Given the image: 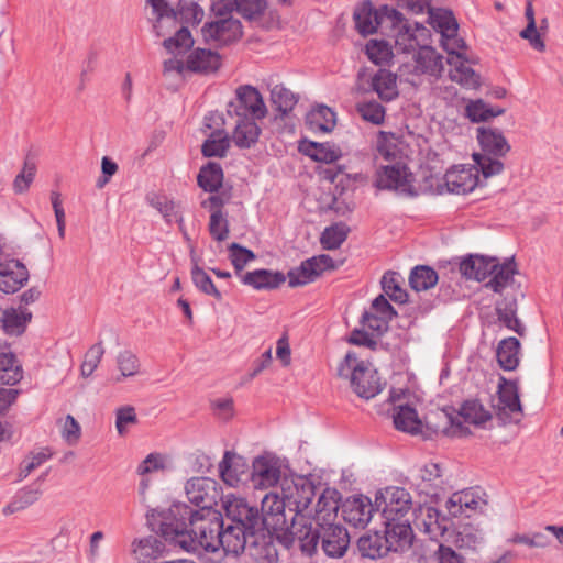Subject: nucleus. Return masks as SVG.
<instances>
[{
  "mask_svg": "<svg viewBox=\"0 0 563 563\" xmlns=\"http://www.w3.org/2000/svg\"><path fill=\"white\" fill-rule=\"evenodd\" d=\"M428 14L430 25L441 34V38L457 33L459 24L451 11L440 8H429Z\"/></svg>",
  "mask_w": 563,
  "mask_h": 563,
  "instance_id": "nucleus-39",
  "label": "nucleus"
},
{
  "mask_svg": "<svg viewBox=\"0 0 563 563\" xmlns=\"http://www.w3.org/2000/svg\"><path fill=\"white\" fill-rule=\"evenodd\" d=\"M384 292L395 302L404 303L407 301V292L401 287V277L398 273L387 272L382 278Z\"/></svg>",
  "mask_w": 563,
  "mask_h": 563,
  "instance_id": "nucleus-54",
  "label": "nucleus"
},
{
  "mask_svg": "<svg viewBox=\"0 0 563 563\" xmlns=\"http://www.w3.org/2000/svg\"><path fill=\"white\" fill-rule=\"evenodd\" d=\"M164 47L172 54L181 55L194 45L191 33L187 27H181L175 36L166 38L163 43Z\"/></svg>",
  "mask_w": 563,
  "mask_h": 563,
  "instance_id": "nucleus-57",
  "label": "nucleus"
},
{
  "mask_svg": "<svg viewBox=\"0 0 563 563\" xmlns=\"http://www.w3.org/2000/svg\"><path fill=\"white\" fill-rule=\"evenodd\" d=\"M188 500L199 507L194 510L183 503H176L167 511L150 509L146 514L148 525L153 531L172 543L179 539L180 533L196 529V523L202 518H211L209 512H219L213 509L220 498L218 484L209 477H194L185 486Z\"/></svg>",
  "mask_w": 563,
  "mask_h": 563,
  "instance_id": "nucleus-1",
  "label": "nucleus"
},
{
  "mask_svg": "<svg viewBox=\"0 0 563 563\" xmlns=\"http://www.w3.org/2000/svg\"><path fill=\"white\" fill-rule=\"evenodd\" d=\"M299 151L316 162L327 164L334 163L342 156L341 148L329 142L303 141L299 145Z\"/></svg>",
  "mask_w": 563,
  "mask_h": 563,
  "instance_id": "nucleus-29",
  "label": "nucleus"
},
{
  "mask_svg": "<svg viewBox=\"0 0 563 563\" xmlns=\"http://www.w3.org/2000/svg\"><path fill=\"white\" fill-rule=\"evenodd\" d=\"M357 548L364 558L377 559L387 555L384 537L378 532L362 536L357 541Z\"/></svg>",
  "mask_w": 563,
  "mask_h": 563,
  "instance_id": "nucleus-50",
  "label": "nucleus"
},
{
  "mask_svg": "<svg viewBox=\"0 0 563 563\" xmlns=\"http://www.w3.org/2000/svg\"><path fill=\"white\" fill-rule=\"evenodd\" d=\"M486 505L473 490L466 489L454 493L446 501V509L451 516L457 517L466 510H477Z\"/></svg>",
  "mask_w": 563,
  "mask_h": 563,
  "instance_id": "nucleus-31",
  "label": "nucleus"
},
{
  "mask_svg": "<svg viewBox=\"0 0 563 563\" xmlns=\"http://www.w3.org/2000/svg\"><path fill=\"white\" fill-rule=\"evenodd\" d=\"M340 494L336 489L327 488L320 495L313 517L310 516L312 521L311 527L321 536L319 527L335 525L338 511L340 508Z\"/></svg>",
  "mask_w": 563,
  "mask_h": 563,
  "instance_id": "nucleus-17",
  "label": "nucleus"
},
{
  "mask_svg": "<svg viewBox=\"0 0 563 563\" xmlns=\"http://www.w3.org/2000/svg\"><path fill=\"white\" fill-rule=\"evenodd\" d=\"M373 511L371 499L364 496L349 498L342 506L344 520L356 528H364L369 522Z\"/></svg>",
  "mask_w": 563,
  "mask_h": 563,
  "instance_id": "nucleus-25",
  "label": "nucleus"
},
{
  "mask_svg": "<svg viewBox=\"0 0 563 563\" xmlns=\"http://www.w3.org/2000/svg\"><path fill=\"white\" fill-rule=\"evenodd\" d=\"M338 375L342 378H350L353 391L364 399L374 398L383 389L377 371L369 363L358 362L353 352L346 353L338 367Z\"/></svg>",
  "mask_w": 563,
  "mask_h": 563,
  "instance_id": "nucleus-7",
  "label": "nucleus"
},
{
  "mask_svg": "<svg viewBox=\"0 0 563 563\" xmlns=\"http://www.w3.org/2000/svg\"><path fill=\"white\" fill-rule=\"evenodd\" d=\"M36 173L35 157L27 153L22 170L15 176L13 189L16 194L25 192L32 184Z\"/></svg>",
  "mask_w": 563,
  "mask_h": 563,
  "instance_id": "nucleus-56",
  "label": "nucleus"
},
{
  "mask_svg": "<svg viewBox=\"0 0 563 563\" xmlns=\"http://www.w3.org/2000/svg\"><path fill=\"white\" fill-rule=\"evenodd\" d=\"M366 55L368 59L374 64L382 65L391 58L393 51L388 43L384 41L371 40L366 44Z\"/></svg>",
  "mask_w": 563,
  "mask_h": 563,
  "instance_id": "nucleus-63",
  "label": "nucleus"
},
{
  "mask_svg": "<svg viewBox=\"0 0 563 563\" xmlns=\"http://www.w3.org/2000/svg\"><path fill=\"white\" fill-rule=\"evenodd\" d=\"M115 363L120 372V375L114 378L115 383H122L125 378L134 377L141 373L140 358L130 350L119 352Z\"/></svg>",
  "mask_w": 563,
  "mask_h": 563,
  "instance_id": "nucleus-48",
  "label": "nucleus"
},
{
  "mask_svg": "<svg viewBox=\"0 0 563 563\" xmlns=\"http://www.w3.org/2000/svg\"><path fill=\"white\" fill-rule=\"evenodd\" d=\"M401 75H429L439 77L443 71V57L430 46L424 44L418 48L413 57V64H406L401 67Z\"/></svg>",
  "mask_w": 563,
  "mask_h": 563,
  "instance_id": "nucleus-15",
  "label": "nucleus"
},
{
  "mask_svg": "<svg viewBox=\"0 0 563 563\" xmlns=\"http://www.w3.org/2000/svg\"><path fill=\"white\" fill-rule=\"evenodd\" d=\"M271 97L272 102L276 106V109L282 115L288 114L298 102L297 96L283 85H276L272 89Z\"/></svg>",
  "mask_w": 563,
  "mask_h": 563,
  "instance_id": "nucleus-55",
  "label": "nucleus"
},
{
  "mask_svg": "<svg viewBox=\"0 0 563 563\" xmlns=\"http://www.w3.org/2000/svg\"><path fill=\"white\" fill-rule=\"evenodd\" d=\"M438 280V273L427 265L413 267L409 275V285L416 291L428 290L434 287Z\"/></svg>",
  "mask_w": 563,
  "mask_h": 563,
  "instance_id": "nucleus-49",
  "label": "nucleus"
},
{
  "mask_svg": "<svg viewBox=\"0 0 563 563\" xmlns=\"http://www.w3.org/2000/svg\"><path fill=\"white\" fill-rule=\"evenodd\" d=\"M355 27L363 36L374 34L380 26L386 30L388 22L399 21L397 9L387 4L374 9L369 1L357 7L353 14Z\"/></svg>",
  "mask_w": 563,
  "mask_h": 563,
  "instance_id": "nucleus-10",
  "label": "nucleus"
},
{
  "mask_svg": "<svg viewBox=\"0 0 563 563\" xmlns=\"http://www.w3.org/2000/svg\"><path fill=\"white\" fill-rule=\"evenodd\" d=\"M493 409L503 424L517 423L522 416L518 387L515 382L500 377L497 397L493 399Z\"/></svg>",
  "mask_w": 563,
  "mask_h": 563,
  "instance_id": "nucleus-9",
  "label": "nucleus"
},
{
  "mask_svg": "<svg viewBox=\"0 0 563 563\" xmlns=\"http://www.w3.org/2000/svg\"><path fill=\"white\" fill-rule=\"evenodd\" d=\"M525 16L527 19V26L520 32V37L527 40L529 44L538 52L545 49V43L537 29L534 10L530 1L526 3Z\"/></svg>",
  "mask_w": 563,
  "mask_h": 563,
  "instance_id": "nucleus-51",
  "label": "nucleus"
},
{
  "mask_svg": "<svg viewBox=\"0 0 563 563\" xmlns=\"http://www.w3.org/2000/svg\"><path fill=\"white\" fill-rule=\"evenodd\" d=\"M230 260L235 269L236 276L241 279V275L243 268L247 265V263L254 261L256 255L253 251L240 245L239 243H231L229 245Z\"/></svg>",
  "mask_w": 563,
  "mask_h": 563,
  "instance_id": "nucleus-58",
  "label": "nucleus"
},
{
  "mask_svg": "<svg viewBox=\"0 0 563 563\" xmlns=\"http://www.w3.org/2000/svg\"><path fill=\"white\" fill-rule=\"evenodd\" d=\"M23 377L20 363L12 352H0V384L15 385Z\"/></svg>",
  "mask_w": 563,
  "mask_h": 563,
  "instance_id": "nucleus-46",
  "label": "nucleus"
},
{
  "mask_svg": "<svg viewBox=\"0 0 563 563\" xmlns=\"http://www.w3.org/2000/svg\"><path fill=\"white\" fill-rule=\"evenodd\" d=\"M230 147L229 134L221 129L211 132L203 142L201 152L206 157H224Z\"/></svg>",
  "mask_w": 563,
  "mask_h": 563,
  "instance_id": "nucleus-47",
  "label": "nucleus"
},
{
  "mask_svg": "<svg viewBox=\"0 0 563 563\" xmlns=\"http://www.w3.org/2000/svg\"><path fill=\"white\" fill-rule=\"evenodd\" d=\"M349 227L345 223H335L324 229L320 242L324 250H336L346 240Z\"/></svg>",
  "mask_w": 563,
  "mask_h": 563,
  "instance_id": "nucleus-53",
  "label": "nucleus"
},
{
  "mask_svg": "<svg viewBox=\"0 0 563 563\" xmlns=\"http://www.w3.org/2000/svg\"><path fill=\"white\" fill-rule=\"evenodd\" d=\"M221 66V56L206 48L194 49L187 58L186 68L192 73L212 74Z\"/></svg>",
  "mask_w": 563,
  "mask_h": 563,
  "instance_id": "nucleus-28",
  "label": "nucleus"
},
{
  "mask_svg": "<svg viewBox=\"0 0 563 563\" xmlns=\"http://www.w3.org/2000/svg\"><path fill=\"white\" fill-rule=\"evenodd\" d=\"M450 65L449 76L452 81L460 84L465 88H477L479 86V76L466 65L463 55L448 57Z\"/></svg>",
  "mask_w": 563,
  "mask_h": 563,
  "instance_id": "nucleus-30",
  "label": "nucleus"
},
{
  "mask_svg": "<svg viewBox=\"0 0 563 563\" xmlns=\"http://www.w3.org/2000/svg\"><path fill=\"white\" fill-rule=\"evenodd\" d=\"M106 350L102 342L91 345L85 354L84 362L80 366V374L82 377H89L97 369Z\"/></svg>",
  "mask_w": 563,
  "mask_h": 563,
  "instance_id": "nucleus-61",
  "label": "nucleus"
},
{
  "mask_svg": "<svg viewBox=\"0 0 563 563\" xmlns=\"http://www.w3.org/2000/svg\"><path fill=\"white\" fill-rule=\"evenodd\" d=\"M321 548L330 558H342L350 544L347 530L340 525L319 527Z\"/></svg>",
  "mask_w": 563,
  "mask_h": 563,
  "instance_id": "nucleus-20",
  "label": "nucleus"
},
{
  "mask_svg": "<svg viewBox=\"0 0 563 563\" xmlns=\"http://www.w3.org/2000/svg\"><path fill=\"white\" fill-rule=\"evenodd\" d=\"M517 274L518 269L514 258L507 260L503 264H499L496 260V267L490 273L492 279L486 283L485 287L500 294L504 289L514 285V277Z\"/></svg>",
  "mask_w": 563,
  "mask_h": 563,
  "instance_id": "nucleus-32",
  "label": "nucleus"
},
{
  "mask_svg": "<svg viewBox=\"0 0 563 563\" xmlns=\"http://www.w3.org/2000/svg\"><path fill=\"white\" fill-rule=\"evenodd\" d=\"M481 168L475 165L454 166L445 173L444 180L448 190L456 195H465L482 185Z\"/></svg>",
  "mask_w": 563,
  "mask_h": 563,
  "instance_id": "nucleus-14",
  "label": "nucleus"
},
{
  "mask_svg": "<svg viewBox=\"0 0 563 563\" xmlns=\"http://www.w3.org/2000/svg\"><path fill=\"white\" fill-rule=\"evenodd\" d=\"M245 463L242 457L232 451H225L219 463V472L224 483L235 486L240 482L239 472L243 471Z\"/></svg>",
  "mask_w": 563,
  "mask_h": 563,
  "instance_id": "nucleus-42",
  "label": "nucleus"
},
{
  "mask_svg": "<svg viewBox=\"0 0 563 563\" xmlns=\"http://www.w3.org/2000/svg\"><path fill=\"white\" fill-rule=\"evenodd\" d=\"M191 278L195 286L206 295L214 297L217 300L222 299L221 292L214 286L209 275L197 263L191 268Z\"/></svg>",
  "mask_w": 563,
  "mask_h": 563,
  "instance_id": "nucleus-59",
  "label": "nucleus"
},
{
  "mask_svg": "<svg viewBox=\"0 0 563 563\" xmlns=\"http://www.w3.org/2000/svg\"><path fill=\"white\" fill-rule=\"evenodd\" d=\"M51 457L47 449L38 452H31L20 464L16 482L25 479L32 471L41 466Z\"/></svg>",
  "mask_w": 563,
  "mask_h": 563,
  "instance_id": "nucleus-62",
  "label": "nucleus"
},
{
  "mask_svg": "<svg viewBox=\"0 0 563 563\" xmlns=\"http://www.w3.org/2000/svg\"><path fill=\"white\" fill-rule=\"evenodd\" d=\"M282 490V497L291 514L290 526L285 538L287 541H297L299 550L311 556L319 547V534L311 527L310 515L306 511L314 498V485L303 478L297 482L286 479Z\"/></svg>",
  "mask_w": 563,
  "mask_h": 563,
  "instance_id": "nucleus-3",
  "label": "nucleus"
},
{
  "mask_svg": "<svg viewBox=\"0 0 563 563\" xmlns=\"http://www.w3.org/2000/svg\"><path fill=\"white\" fill-rule=\"evenodd\" d=\"M496 313L498 320L508 329L515 331L522 336L525 334V327L517 318V300L515 297L510 299L505 298L503 301L496 303Z\"/></svg>",
  "mask_w": 563,
  "mask_h": 563,
  "instance_id": "nucleus-40",
  "label": "nucleus"
},
{
  "mask_svg": "<svg viewBox=\"0 0 563 563\" xmlns=\"http://www.w3.org/2000/svg\"><path fill=\"white\" fill-rule=\"evenodd\" d=\"M477 140L482 152L474 153L473 159L479 166L483 179L501 174V158L510 152V144L503 132L496 128L481 126L477 129Z\"/></svg>",
  "mask_w": 563,
  "mask_h": 563,
  "instance_id": "nucleus-6",
  "label": "nucleus"
},
{
  "mask_svg": "<svg viewBox=\"0 0 563 563\" xmlns=\"http://www.w3.org/2000/svg\"><path fill=\"white\" fill-rule=\"evenodd\" d=\"M209 231L217 241H224L228 239L229 223L221 210H214L211 212Z\"/></svg>",
  "mask_w": 563,
  "mask_h": 563,
  "instance_id": "nucleus-64",
  "label": "nucleus"
},
{
  "mask_svg": "<svg viewBox=\"0 0 563 563\" xmlns=\"http://www.w3.org/2000/svg\"><path fill=\"white\" fill-rule=\"evenodd\" d=\"M266 7V0H218L212 4V11L223 15L236 10L243 18L252 20L263 15Z\"/></svg>",
  "mask_w": 563,
  "mask_h": 563,
  "instance_id": "nucleus-23",
  "label": "nucleus"
},
{
  "mask_svg": "<svg viewBox=\"0 0 563 563\" xmlns=\"http://www.w3.org/2000/svg\"><path fill=\"white\" fill-rule=\"evenodd\" d=\"M441 477L442 472L440 464L428 463L420 470L416 478V486L427 496H437L443 483Z\"/></svg>",
  "mask_w": 563,
  "mask_h": 563,
  "instance_id": "nucleus-34",
  "label": "nucleus"
},
{
  "mask_svg": "<svg viewBox=\"0 0 563 563\" xmlns=\"http://www.w3.org/2000/svg\"><path fill=\"white\" fill-rule=\"evenodd\" d=\"M415 177L409 168L401 163L387 165L377 170L376 187L383 190H395L407 197L417 196L413 186Z\"/></svg>",
  "mask_w": 563,
  "mask_h": 563,
  "instance_id": "nucleus-11",
  "label": "nucleus"
},
{
  "mask_svg": "<svg viewBox=\"0 0 563 563\" xmlns=\"http://www.w3.org/2000/svg\"><path fill=\"white\" fill-rule=\"evenodd\" d=\"M412 505L411 495L404 487L390 486L377 493L375 506L382 509L386 519H396L409 511Z\"/></svg>",
  "mask_w": 563,
  "mask_h": 563,
  "instance_id": "nucleus-13",
  "label": "nucleus"
},
{
  "mask_svg": "<svg viewBox=\"0 0 563 563\" xmlns=\"http://www.w3.org/2000/svg\"><path fill=\"white\" fill-rule=\"evenodd\" d=\"M420 515L416 518V526L423 530L431 540H438L445 536L451 526V520L442 516L438 509L428 506L419 509Z\"/></svg>",
  "mask_w": 563,
  "mask_h": 563,
  "instance_id": "nucleus-22",
  "label": "nucleus"
},
{
  "mask_svg": "<svg viewBox=\"0 0 563 563\" xmlns=\"http://www.w3.org/2000/svg\"><path fill=\"white\" fill-rule=\"evenodd\" d=\"M371 86L383 101H391L398 96L397 76L387 69H379L373 76Z\"/></svg>",
  "mask_w": 563,
  "mask_h": 563,
  "instance_id": "nucleus-38",
  "label": "nucleus"
},
{
  "mask_svg": "<svg viewBox=\"0 0 563 563\" xmlns=\"http://www.w3.org/2000/svg\"><path fill=\"white\" fill-rule=\"evenodd\" d=\"M280 479V467L271 456H257L252 464L251 482L256 489L274 487Z\"/></svg>",
  "mask_w": 563,
  "mask_h": 563,
  "instance_id": "nucleus-19",
  "label": "nucleus"
},
{
  "mask_svg": "<svg viewBox=\"0 0 563 563\" xmlns=\"http://www.w3.org/2000/svg\"><path fill=\"white\" fill-rule=\"evenodd\" d=\"M251 537L245 551L256 563H277L278 552L274 543L276 532L268 530H256L250 532Z\"/></svg>",
  "mask_w": 563,
  "mask_h": 563,
  "instance_id": "nucleus-16",
  "label": "nucleus"
},
{
  "mask_svg": "<svg viewBox=\"0 0 563 563\" xmlns=\"http://www.w3.org/2000/svg\"><path fill=\"white\" fill-rule=\"evenodd\" d=\"M42 492L40 488L25 487L21 489L13 499L3 508V515H12L24 510L36 503Z\"/></svg>",
  "mask_w": 563,
  "mask_h": 563,
  "instance_id": "nucleus-52",
  "label": "nucleus"
},
{
  "mask_svg": "<svg viewBox=\"0 0 563 563\" xmlns=\"http://www.w3.org/2000/svg\"><path fill=\"white\" fill-rule=\"evenodd\" d=\"M286 510H288V507L283 497L275 494L265 495L262 499L261 511L257 507L251 506L245 499L236 497L231 498L229 508L230 516L234 520H246L251 529L276 532L279 541L289 549L297 544V541H287L285 538L290 526Z\"/></svg>",
  "mask_w": 563,
  "mask_h": 563,
  "instance_id": "nucleus-4",
  "label": "nucleus"
},
{
  "mask_svg": "<svg viewBox=\"0 0 563 563\" xmlns=\"http://www.w3.org/2000/svg\"><path fill=\"white\" fill-rule=\"evenodd\" d=\"M230 500L224 504L225 518L221 512H209L211 518L200 519L196 529L180 533L174 544L187 552H216L221 548L225 555L238 556L243 553L251 537L250 532L256 529H251L246 520H234L230 516Z\"/></svg>",
  "mask_w": 563,
  "mask_h": 563,
  "instance_id": "nucleus-2",
  "label": "nucleus"
},
{
  "mask_svg": "<svg viewBox=\"0 0 563 563\" xmlns=\"http://www.w3.org/2000/svg\"><path fill=\"white\" fill-rule=\"evenodd\" d=\"M306 122L314 132H331L335 126V113L327 106H319L307 114Z\"/></svg>",
  "mask_w": 563,
  "mask_h": 563,
  "instance_id": "nucleus-44",
  "label": "nucleus"
},
{
  "mask_svg": "<svg viewBox=\"0 0 563 563\" xmlns=\"http://www.w3.org/2000/svg\"><path fill=\"white\" fill-rule=\"evenodd\" d=\"M165 552V544L154 536H148L132 542V553L139 563H150L161 558Z\"/></svg>",
  "mask_w": 563,
  "mask_h": 563,
  "instance_id": "nucleus-33",
  "label": "nucleus"
},
{
  "mask_svg": "<svg viewBox=\"0 0 563 563\" xmlns=\"http://www.w3.org/2000/svg\"><path fill=\"white\" fill-rule=\"evenodd\" d=\"M236 99L243 112L238 111L239 117H247L250 114L253 119H264L267 114V109L264 103L263 97L260 91L250 86H241L236 89Z\"/></svg>",
  "mask_w": 563,
  "mask_h": 563,
  "instance_id": "nucleus-24",
  "label": "nucleus"
},
{
  "mask_svg": "<svg viewBox=\"0 0 563 563\" xmlns=\"http://www.w3.org/2000/svg\"><path fill=\"white\" fill-rule=\"evenodd\" d=\"M394 424L397 430L411 434L421 431L422 422L415 408L410 406H399L393 415Z\"/></svg>",
  "mask_w": 563,
  "mask_h": 563,
  "instance_id": "nucleus-43",
  "label": "nucleus"
},
{
  "mask_svg": "<svg viewBox=\"0 0 563 563\" xmlns=\"http://www.w3.org/2000/svg\"><path fill=\"white\" fill-rule=\"evenodd\" d=\"M324 269L316 256L303 261L299 267L290 269L287 274L290 287L303 286L314 282Z\"/></svg>",
  "mask_w": 563,
  "mask_h": 563,
  "instance_id": "nucleus-35",
  "label": "nucleus"
},
{
  "mask_svg": "<svg viewBox=\"0 0 563 563\" xmlns=\"http://www.w3.org/2000/svg\"><path fill=\"white\" fill-rule=\"evenodd\" d=\"M387 554L389 552L402 553L409 550L413 542V531L409 522L387 519L385 533Z\"/></svg>",
  "mask_w": 563,
  "mask_h": 563,
  "instance_id": "nucleus-18",
  "label": "nucleus"
},
{
  "mask_svg": "<svg viewBox=\"0 0 563 563\" xmlns=\"http://www.w3.org/2000/svg\"><path fill=\"white\" fill-rule=\"evenodd\" d=\"M492 419V413L476 399L464 401L456 411L453 408L439 409L426 418V423L435 433L461 438L471 434L466 426L483 427Z\"/></svg>",
  "mask_w": 563,
  "mask_h": 563,
  "instance_id": "nucleus-5",
  "label": "nucleus"
},
{
  "mask_svg": "<svg viewBox=\"0 0 563 563\" xmlns=\"http://www.w3.org/2000/svg\"><path fill=\"white\" fill-rule=\"evenodd\" d=\"M32 319V312L26 308L5 309L1 317L2 329L9 335H21Z\"/></svg>",
  "mask_w": 563,
  "mask_h": 563,
  "instance_id": "nucleus-37",
  "label": "nucleus"
},
{
  "mask_svg": "<svg viewBox=\"0 0 563 563\" xmlns=\"http://www.w3.org/2000/svg\"><path fill=\"white\" fill-rule=\"evenodd\" d=\"M241 282L256 290H273L286 282L282 272L260 268L241 275Z\"/></svg>",
  "mask_w": 563,
  "mask_h": 563,
  "instance_id": "nucleus-26",
  "label": "nucleus"
},
{
  "mask_svg": "<svg viewBox=\"0 0 563 563\" xmlns=\"http://www.w3.org/2000/svg\"><path fill=\"white\" fill-rule=\"evenodd\" d=\"M495 267V257L470 255L460 263V273L467 279L481 282L490 276Z\"/></svg>",
  "mask_w": 563,
  "mask_h": 563,
  "instance_id": "nucleus-27",
  "label": "nucleus"
},
{
  "mask_svg": "<svg viewBox=\"0 0 563 563\" xmlns=\"http://www.w3.org/2000/svg\"><path fill=\"white\" fill-rule=\"evenodd\" d=\"M399 21L388 22L386 31L395 40V48L400 53H410L424 44H430V30L420 23H410L397 9Z\"/></svg>",
  "mask_w": 563,
  "mask_h": 563,
  "instance_id": "nucleus-8",
  "label": "nucleus"
},
{
  "mask_svg": "<svg viewBox=\"0 0 563 563\" xmlns=\"http://www.w3.org/2000/svg\"><path fill=\"white\" fill-rule=\"evenodd\" d=\"M29 280V271L18 260L0 262V290L5 294H13L20 290Z\"/></svg>",
  "mask_w": 563,
  "mask_h": 563,
  "instance_id": "nucleus-21",
  "label": "nucleus"
},
{
  "mask_svg": "<svg viewBox=\"0 0 563 563\" xmlns=\"http://www.w3.org/2000/svg\"><path fill=\"white\" fill-rule=\"evenodd\" d=\"M229 13L223 15H216V20L205 23L201 29V33L206 42H214L219 46L229 45L239 41L242 35V24L238 19Z\"/></svg>",
  "mask_w": 563,
  "mask_h": 563,
  "instance_id": "nucleus-12",
  "label": "nucleus"
},
{
  "mask_svg": "<svg viewBox=\"0 0 563 563\" xmlns=\"http://www.w3.org/2000/svg\"><path fill=\"white\" fill-rule=\"evenodd\" d=\"M254 120L253 118L239 117L232 134V141L238 147L250 148L257 142L261 129Z\"/></svg>",
  "mask_w": 563,
  "mask_h": 563,
  "instance_id": "nucleus-36",
  "label": "nucleus"
},
{
  "mask_svg": "<svg viewBox=\"0 0 563 563\" xmlns=\"http://www.w3.org/2000/svg\"><path fill=\"white\" fill-rule=\"evenodd\" d=\"M197 183L200 188L208 192H216L222 186L223 170L220 164L209 162L200 168L197 176Z\"/></svg>",
  "mask_w": 563,
  "mask_h": 563,
  "instance_id": "nucleus-45",
  "label": "nucleus"
},
{
  "mask_svg": "<svg viewBox=\"0 0 563 563\" xmlns=\"http://www.w3.org/2000/svg\"><path fill=\"white\" fill-rule=\"evenodd\" d=\"M356 110L363 120L375 125H380L385 121V107L375 100L357 103Z\"/></svg>",
  "mask_w": 563,
  "mask_h": 563,
  "instance_id": "nucleus-60",
  "label": "nucleus"
},
{
  "mask_svg": "<svg viewBox=\"0 0 563 563\" xmlns=\"http://www.w3.org/2000/svg\"><path fill=\"white\" fill-rule=\"evenodd\" d=\"M520 342L518 339L510 336L499 342L497 347V361L505 371H514L519 364Z\"/></svg>",
  "mask_w": 563,
  "mask_h": 563,
  "instance_id": "nucleus-41",
  "label": "nucleus"
}]
</instances>
